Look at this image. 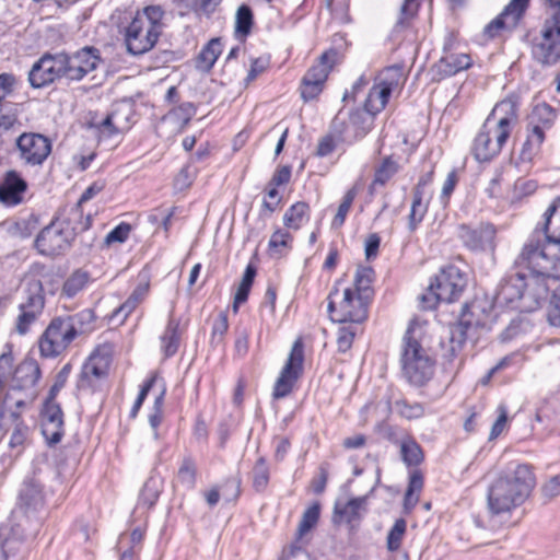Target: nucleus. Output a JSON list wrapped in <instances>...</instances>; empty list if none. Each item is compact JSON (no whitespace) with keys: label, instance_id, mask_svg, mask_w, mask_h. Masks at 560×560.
Instances as JSON below:
<instances>
[{"label":"nucleus","instance_id":"nucleus-1","mask_svg":"<svg viewBox=\"0 0 560 560\" xmlns=\"http://www.w3.org/2000/svg\"><path fill=\"white\" fill-rule=\"evenodd\" d=\"M535 487V475L527 464L511 462L490 483L487 506L491 515L510 514L521 506Z\"/></svg>","mask_w":560,"mask_h":560},{"label":"nucleus","instance_id":"nucleus-2","mask_svg":"<svg viewBox=\"0 0 560 560\" xmlns=\"http://www.w3.org/2000/svg\"><path fill=\"white\" fill-rule=\"evenodd\" d=\"M517 122V107L512 98L497 103L474 139L471 152L479 162L498 155Z\"/></svg>","mask_w":560,"mask_h":560},{"label":"nucleus","instance_id":"nucleus-3","mask_svg":"<svg viewBox=\"0 0 560 560\" xmlns=\"http://www.w3.org/2000/svg\"><path fill=\"white\" fill-rule=\"evenodd\" d=\"M518 262L532 271L530 277L549 285V281L560 280V244L535 229L522 247Z\"/></svg>","mask_w":560,"mask_h":560},{"label":"nucleus","instance_id":"nucleus-4","mask_svg":"<svg viewBox=\"0 0 560 560\" xmlns=\"http://www.w3.org/2000/svg\"><path fill=\"white\" fill-rule=\"evenodd\" d=\"M165 11L161 5H147L138 10L125 27L124 39L127 51L131 55H143L158 43L164 30Z\"/></svg>","mask_w":560,"mask_h":560},{"label":"nucleus","instance_id":"nucleus-5","mask_svg":"<svg viewBox=\"0 0 560 560\" xmlns=\"http://www.w3.org/2000/svg\"><path fill=\"white\" fill-rule=\"evenodd\" d=\"M549 290L550 287L539 283L538 278L516 273L501 283L495 301L500 305L532 311L547 299Z\"/></svg>","mask_w":560,"mask_h":560},{"label":"nucleus","instance_id":"nucleus-6","mask_svg":"<svg viewBox=\"0 0 560 560\" xmlns=\"http://www.w3.org/2000/svg\"><path fill=\"white\" fill-rule=\"evenodd\" d=\"M416 326L410 325L404 337L400 366L404 378L415 387L427 385L434 375L435 362L416 336Z\"/></svg>","mask_w":560,"mask_h":560},{"label":"nucleus","instance_id":"nucleus-7","mask_svg":"<svg viewBox=\"0 0 560 560\" xmlns=\"http://www.w3.org/2000/svg\"><path fill=\"white\" fill-rule=\"evenodd\" d=\"M405 82L404 66L394 65L382 70L368 94L364 103L365 110L372 116L381 113L387 105L389 96L399 93Z\"/></svg>","mask_w":560,"mask_h":560},{"label":"nucleus","instance_id":"nucleus-8","mask_svg":"<svg viewBox=\"0 0 560 560\" xmlns=\"http://www.w3.org/2000/svg\"><path fill=\"white\" fill-rule=\"evenodd\" d=\"M466 280L460 270L455 266H447L440 270L431 281L428 292L421 295L424 310L433 308L438 302L451 303L463 292Z\"/></svg>","mask_w":560,"mask_h":560},{"label":"nucleus","instance_id":"nucleus-9","mask_svg":"<svg viewBox=\"0 0 560 560\" xmlns=\"http://www.w3.org/2000/svg\"><path fill=\"white\" fill-rule=\"evenodd\" d=\"M490 319V308L486 301L475 300L462 311L458 324L451 330L452 355L466 339H476L477 330L485 328Z\"/></svg>","mask_w":560,"mask_h":560},{"label":"nucleus","instance_id":"nucleus-10","mask_svg":"<svg viewBox=\"0 0 560 560\" xmlns=\"http://www.w3.org/2000/svg\"><path fill=\"white\" fill-rule=\"evenodd\" d=\"M555 109L546 104H537L528 118L527 138L522 148V159L530 161L536 155L545 140L546 130L550 129L556 120Z\"/></svg>","mask_w":560,"mask_h":560},{"label":"nucleus","instance_id":"nucleus-11","mask_svg":"<svg viewBox=\"0 0 560 560\" xmlns=\"http://www.w3.org/2000/svg\"><path fill=\"white\" fill-rule=\"evenodd\" d=\"M338 296V289H334L327 299V310L334 322L362 323L366 319L369 303L357 296L352 288L345 289L339 301H337Z\"/></svg>","mask_w":560,"mask_h":560},{"label":"nucleus","instance_id":"nucleus-12","mask_svg":"<svg viewBox=\"0 0 560 560\" xmlns=\"http://www.w3.org/2000/svg\"><path fill=\"white\" fill-rule=\"evenodd\" d=\"M77 337L74 327L66 316L56 317L39 339L40 354L46 358H56L65 352Z\"/></svg>","mask_w":560,"mask_h":560},{"label":"nucleus","instance_id":"nucleus-13","mask_svg":"<svg viewBox=\"0 0 560 560\" xmlns=\"http://www.w3.org/2000/svg\"><path fill=\"white\" fill-rule=\"evenodd\" d=\"M545 20L541 38L533 48L534 57L544 65H555L560 60V7Z\"/></svg>","mask_w":560,"mask_h":560},{"label":"nucleus","instance_id":"nucleus-14","mask_svg":"<svg viewBox=\"0 0 560 560\" xmlns=\"http://www.w3.org/2000/svg\"><path fill=\"white\" fill-rule=\"evenodd\" d=\"M66 54H45L31 68L28 82L34 89H42L60 78H66Z\"/></svg>","mask_w":560,"mask_h":560},{"label":"nucleus","instance_id":"nucleus-15","mask_svg":"<svg viewBox=\"0 0 560 560\" xmlns=\"http://www.w3.org/2000/svg\"><path fill=\"white\" fill-rule=\"evenodd\" d=\"M20 159L25 165L42 166L52 150L51 140L37 132H24L16 139Z\"/></svg>","mask_w":560,"mask_h":560},{"label":"nucleus","instance_id":"nucleus-16","mask_svg":"<svg viewBox=\"0 0 560 560\" xmlns=\"http://www.w3.org/2000/svg\"><path fill=\"white\" fill-rule=\"evenodd\" d=\"M303 361L304 346L301 339H296L293 342L288 360L276 381L273 387V397L276 399L283 398L291 393L294 383L302 373Z\"/></svg>","mask_w":560,"mask_h":560},{"label":"nucleus","instance_id":"nucleus-17","mask_svg":"<svg viewBox=\"0 0 560 560\" xmlns=\"http://www.w3.org/2000/svg\"><path fill=\"white\" fill-rule=\"evenodd\" d=\"M113 357V348L108 343L98 346L82 366L81 386L93 387L108 373Z\"/></svg>","mask_w":560,"mask_h":560},{"label":"nucleus","instance_id":"nucleus-18","mask_svg":"<svg viewBox=\"0 0 560 560\" xmlns=\"http://www.w3.org/2000/svg\"><path fill=\"white\" fill-rule=\"evenodd\" d=\"M42 433L49 444L61 441L63 429V413L60 406L51 399H46L40 413Z\"/></svg>","mask_w":560,"mask_h":560},{"label":"nucleus","instance_id":"nucleus-19","mask_svg":"<svg viewBox=\"0 0 560 560\" xmlns=\"http://www.w3.org/2000/svg\"><path fill=\"white\" fill-rule=\"evenodd\" d=\"M100 58L96 50L83 48L72 56L66 55V78L69 80H82L88 73L96 69Z\"/></svg>","mask_w":560,"mask_h":560},{"label":"nucleus","instance_id":"nucleus-20","mask_svg":"<svg viewBox=\"0 0 560 560\" xmlns=\"http://www.w3.org/2000/svg\"><path fill=\"white\" fill-rule=\"evenodd\" d=\"M528 4V0H511L502 13L492 20L485 28L489 37H494L502 28H514Z\"/></svg>","mask_w":560,"mask_h":560},{"label":"nucleus","instance_id":"nucleus-21","mask_svg":"<svg viewBox=\"0 0 560 560\" xmlns=\"http://www.w3.org/2000/svg\"><path fill=\"white\" fill-rule=\"evenodd\" d=\"M27 183L16 171H8L0 182V202L14 207L23 202Z\"/></svg>","mask_w":560,"mask_h":560},{"label":"nucleus","instance_id":"nucleus-22","mask_svg":"<svg viewBox=\"0 0 560 560\" xmlns=\"http://www.w3.org/2000/svg\"><path fill=\"white\" fill-rule=\"evenodd\" d=\"M495 230L492 225H479L477 228H470L462 225L459 228V237L471 250H487L493 249Z\"/></svg>","mask_w":560,"mask_h":560},{"label":"nucleus","instance_id":"nucleus-23","mask_svg":"<svg viewBox=\"0 0 560 560\" xmlns=\"http://www.w3.org/2000/svg\"><path fill=\"white\" fill-rule=\"evenodd\" d=\"M67 245L68 242L65 234L55 225L43 229L35 241L36 248L47 256L59 254Z\"/></svg>","mask_w":560,"mask_h":560},{"label":"nucleus","instance_id":"nucleus-24","mask_svg":"<svg viewBox=\"0 0 560 560\" xmlns=\"http://www.w3.org/2000/svg\"><path fill=\"white\" fill-rule=\"evenodd\" d=\"M40 370L35 361H23L16 366L15 373L13 374L12 381L14 384L12 386V392L15 389H33L38 382Z\"/></svg>","mask_w":560,"mask_h":560},{"label":"nucleus","instance_id":"nucleus-25","mask_svg":"<svg viewBox=\"0 0 560 560\" xmlns=\"http://www.w3.org/2000/svg\"><path fill=\"white\" fill-rule=\"evenodd\" d=\"M471 66V58L467 54H447L435 65L434 71L442 79L452 77Z\"/></svg>","mask_w":560,"mask_h":560},{"label":"nucleus","instance_id":"nucleus-26","mask_svg":"<svg viewBox=\"0 0 560 560\" xmlns=\"http://www.w3.org/2000/svg\"><path fill=\"white\" fill-rule=\"evenodd\" d=\"M337 52L336 50H328L324 52L318 62L308 69L303 80L310 81L312 83H316L320 86H324V83L328 77L329 71L331 70L335 61H336Z\"/></svg>","mask_w":560,"mask_h":560},{"label":"nucleus","instance_id":"nucleus-27","mask_svg":"<svg viewBox=\"0 0 560 560\" xmlns=\"http://www.w3.org/2000/svg\"><path fill=\"white\" fill-rule=\"evenodd\" d=\"M337 52L336 50H328L324 52L318 62L308 69L303 80L310 81L312 83H316L320 86H324V83L328 77L329 71L331 70L335 61H336Z\"/></svg>","mask_w":560,"mask_h":560},{"label":"nucleus","instance_id":"nucleus-28","mask_svg":"<svg viewBox=\"0 0 560 560\" xmlns=\"http://www.w3.org/2000/svg\"><path fill=\"white\" fill-rule=\"evenodd\" d=\"M44 497L40 485L33 480H25L22 485L19 505L25 511L36 510L43 505Z\"/></svg>","mask_w":560,"mask_h":560},{"label":"nucleus","instance_id":"nucleus-29","mask_svg":"<svg viewBox=\"0 0 560 560\" xmlns=\"http://www.w3.org/2000/svg\"><path fill=\"white\" fill-rule=\"evenodd\" d=\"M149 287L148 284L138 285L129 298L117 307L110 318L118 324H122L128 316L139 306V304L145 299L148 294Z\"/></svg>","mask_w":560,"mask_h":560},{"label":"nucleus","instance_id":"nucleus-30","mask_svg":"<svg viewBox=\"0 0 560 560\" xmlns=\"http://www.w3.org/2000/svg\"><path fill=\"white\" fill-rule=\"evenodd\" d=\"M149 287L148 284L138 285L129 298L117 307L110 318L118 324H122L128 316L139 306V304L145 299L148 294Z\"/></svg>","mask_w":560,"mask_h":560},{"label":"nucleus","instance_id":"nucleus-31","mask_svg":"<svg viewBox=\"0 0 560 560\" xmlns=\"http://www.w3.org/2000/svg\"><path fill=\"white\" fill-rule=\"evenodd\" d=\"M25 301L21 303V307L42 313L44 308V296L42 294L43 285L40 280L35 277H25Z\"/></svg>","mask_w":560,"mask_h":560},{"label":"nucleus","instance_id":"nucleus-32","mask_svg":"<svg viewBox=\"0 0 560 560\" xmlns=\"http://www.w3.org/2000/svg\"><path fill=\"white\" fill-rule=\"evenodd\" d=\"M366 495L353 498L343 505L337 503L335 505V514L345 522L352 524L362 518L363 513L366 511Z\"/></svg>","mask_w":560,"mask_h":560},{"label":"nucleus","instance_id":"nucleus-33","mask_svg":"<svg viewBox=\"0 0 560 560\" xmlns=\"http://www.w3.org/2000/svg\"><path fill=\"white\" fill-rule=\"evenodd\" d=\"M374 271L371 267H358L354 280H353V292L357 296L361 298L365 302L370 303L373 296V282Z\"/></svg>","mask_w":560,"mask_h":560},{"label":"nucleus","instance_id":"nucleus-34","mask_svg":"<svg viewBox=\"0 0 560 560\" xmlns=\"http://www.w3.org/2000/svg\"><path fill=\"white\" fill-rule=\"evenodd\" d=\"M402 462L407 466H418L423 462V452L421 446L410 436H404L399 443Z\"/></svg>","mask_w":560,"mask_h":560},{"label":"nucleus","instance_id":"nucleus-35","mask_svg":"<svg viewBox=\"0 0 560 560\" xmlns=\"http://www.w3.org/2000/svg\"><path fill=\"white\" fill-rule=\"evenodd\" d=\"M293 237L290 232L278 229L276 230L268 242V250L272 257H281L292 248Z\"/></svg>","mask_w":560,"mask_h":560},{"label":"nucleus","instance_id":"nucleus-36","mask_svg":"<svg viewBox=\"0 0 560 560\" xmlns=\"http://www.w3.org/2000/svg\"><path fill=\"white\" fill-rule=\"evenodd\" d=\"M221 52L222 45L220 39H211L200 51L197 59V68L205 72L210 71Z\"/></svg>","mask_w":560,"mask_h":560},{"label":"nucleus","instance_id":"nucleus-37","mask_svg":"<svg viewBox=\"0 0 560 560\" xmlns=\"http://www.w3.org/2000/svg\"><path fill=\"white\" fill-rule=\"evenodd\" d=\"M310 207L299 201L292 205L283 215V223L288 229L299 230L308 220Z\"/></svg>","mask_w":560,"mask_h":560},{"label":"nucleus","instance_id":"nucleus-38","mask_svg":"<svg viewBox=\"0 0 560 560\" xmlns=\"http://www.w3.org/2000/svg\"><path fill=\"white\" fill-rule=\"evenodd\" d=\"M399 165L390 156L385 158L380 165L375 167L374 178L370 185V189H375L376 186H384L394 175L398 172Z\"/></svg>","mask_w":560,"mask_h":560},{"label":"nucleus","instance_id":"nucleus-39","mask_svg":"<svg viewBox=\"0 0 560 560\" xmlns=\"http://www.w3.org/2000/svg\"><path fill=\"white\" fill-rule=\"evenodd\" d=\"M178 327L179 323L171 317L163 335L161 336V347L167 357L173 355L177 351L179 343Z\"/></svg>","mask_w":560,"mask_h":560},{"label":"nucleus","instance_id":"nucleus-40","mask_svg":"<svg viewBox=\"0 0 560 560\" xmlns=\"http://www.w3.org/2000/svg\"><path fill=\"white\" fill-rule=\"evenodd\" d=\"M428 205L429 202L425 199V196L420 195L419 191L412 192V202L408 215V226L410 231H415L422 222L428 211Z\"/></svg>","mask_w":560,"mask_h":560},{"label":"nucleus","instance_id":"nucleus-41","mask_svg":"<svg viewBox=\"0 0 560 560\" xmlns=\"http://www.w3.org/2000/svg\"><path fill=\"white\" fill-rule=\"evenodd\" d=\"M66 317L71 326L74 327L77 336L90 332L94 329V322L96 317L94 311L91 308L82 310L74 315H68Z\"/></svg>","mask_w":560,"mask_h":560},{"label":"nucleus","instance_id":"nucleus-42","mask_svg":"<svg viewBox=\"0 0 560 560\" xmlns=\"http://www.w3.org/2000/svg\"><path fill=\"white\" fill-rule=\"evenodd\" d=\"M197 466L191 457L183 458L177 471L176 481L187 490H191L196 486Z\"/></svg>","mask_w":560,"mask_h":560},{"label":"nucleus","instance_id":"nucleus-43","mask_svg":"<svg viewBox=\"0 0 560 560\" xmlns=\"http://www.w3.org/2000/svg\"><path fill=\"white\" fill-rule=\"evenodd\" d=\"M88 282L89 273L86 271L75 270L66 279L61 289V295L73 298L84 289Z\"/></svg>","mask_w":560,"mask_h":560},{"label":"nucleus","instance_id":"nucleus-44","mask_svg":"<svg viewBox=\"0 0 560 560\" xmlns=\"http://www.w3.org/2000/svg\"><path fill=\"white\" fill-rule=\"evenodd\" d=\"M423 488V477L419 471H413L409 478L408 489L405 494V509L410 511L419 501V494Z\"/></svg>","mask_w":560,"mask_h":560},{"label":"nucleus","instance_id":"nucleus-45","mask_svg":"<svg viewBox=\"0 0 560 560\" xmlns=\"http://www.w3.org/2000/svg\"><path fill=\"white\" fill-rule=\"evenodd\" d=\"M15 369L12 346L7 343L0 354V383L3 386L12 380Z\"/></svg>","mask_w":560,"mask_h":560},{"label":"nucleus","instance_id":"nucleus-46","mask_svg":"<svg viewBox=\"0 0 560 560\" xmlns=\"http://www.w3.org/2000/svg\"><path fill=\"white\" fill-rule=\"evenodd\" d=\"M407 523L404 518L395 521L386 537V547L389 551H397L406 534Z\"/></svg>","mask_w":560,"mask_h":560},{"label":"nucleus","instance_id":"nucleus-47","mask_svg":"<svg viewBox=\"0 0 560 560\" xmlns=\"http://www.w3.org/2000/svg\"><path fill=\"white\" fill-rule=\"evenodd\" d=\"M319 513L320 506L318 503L312 504L304 511L298 527V534L300 537L304 536L317 524Z\"/></svg>","mask_w":560,"mask_h":560},{"label":"nucleus","instance_id":"nucleus-48","mask_svg":"<svg viewBox=\"0 0 560 560\" xmlns=\"http://www.w3.org/2000/svg\"><path fill=\"white\" fill-rule=\"evenodd\" d=\"M253 26V13L249 7L241 5L235 15V33L247 36Z\"/></svg>","mask_w":560,"mask_h":560},{"label":"nucleus","instance_id":"nucleus-49","mask_svg":"<svg viewBox=\"0 0 560 560\" xmlns=\"http://www.w3.org/2000/svg\"><path fill=\"white\" fill-rule=\"evenodd\" d=\"M161 493V481L159 478L150 477L140 492V501L148 506H152Z\"/></svg>","mask_w":560,"mask_h":560},{"label":"nucleus","instance_id":"nucleus-50","mask_svg":"<svg viewBox=\"0 0 560 560\" xmlns=\"http://www.w3.org/2000/svg\"><path fill=\"white\" fill-rule=\"evenodd\" d=\"M355 196H357V189L354 187L350 188L345 194L342 201L339 205L337 213L331 223L334 228L338 229L343 225Z\"/></svg>","mask_w":560,"mask_h":560},{"label":"nucleus","instance_id":"nucleus-51","mask_svg":"<svg viewBox=\"0 0 560 560\" xmlns=\"http://www.w3.org/2000/svg\"><path fill=\"white\" fill-rule=\"evenodd\" d=\"M395 409L400 417L407 420L419 419L424 415V408L421 404H410L404 399L395 402Z\"/></svg>","mask_w":560,"mask_h":560},{"label":"nucleus","instance_id":"nucleus-52","mask_svg":"<svg viewBox=\"0 0 560 560\" xmlns=\"http://www.w3.org/2000/svg\"><path fill=\"white\" fill-rule=\"evenodd\" d=\"M269 482V468L264 458H258L253 468V486L256 491H264Z\"/></svg>","mask_w":560,"mask_h":560},{"label":"nucleus","instance_id":"nucleus-53","mask_svg":"<svg viewBox=\"0 0 560 560\" xmlns=\"http://www.w3.org/2000/svg\"><path fill=\"white\" fill-rule=\"evenodd\" d=\"M164 395L165 389H162L161 393L155 397L152 411L149 415V424L153 431V438L155 440L159 439L158 428L163 419Z\"/></svg>","mask_w":560,"mask_h":560},{"label":"nucleus","instance_id":"nucleus-54","mask_svg":"<svg viewBox=\"0 0 560 560\" xmlns=\"http://www.w3.org/2000/svg\"><path fill=\"white\" fill-rule=\"evenodd\" d=\"M130 231H131L130 224L126 223V222H121L116 228H114L110 232L107 233L104 242L106 245H112L115 243L121 244L128 238Z\"/></svg>","mask_w":560,"mask_h":560},{"label":"nucleus","instance_id":"nucleus-55","mask_svg":"<svg viewBox=\"0 0 560 560\" xmlns=\"http://www.w3.org/2000/svg\"><path fill=\"white\" fill-rule=\"evenodd\" d=\"M28 433V428L18 418L14 420V427L12 429L9 445L11 448L20 447L24 444Z\"/></svg>","mask_w":560,"mask_h":560},{"label":"nucleus","instance_id":"nucleus-56","mask_svg":"<svg viewBox=\"0 0 560 560\" xmlns=\"http://www.w3.org/2000/svg\"><path fill=\"white\" fill-rule=\"evenodd\" d=\"M39 313L23 308L20 306V314L16 319V330L19 334H25L30 326L36 320Z\"/></svg>","mask_w":560,"mask_h":560},{"label":"nucleus","instance_id":"nucleus-57","mask_svg":"<svg viewBox=\"0 0 560 560\" xmlns=\"http://www.w3.org/2000/svg\"><path fill=\"white\" fill-rule=\"evenodd\" d=\"M355 332L351 327H340L337 332V346L340 352L348 351L353 342Z\"/></svg>","mask_w":560,"mask_h":560},{"label":"nucleus","instance_id":"nucleus-58","mask_svg":"<svg viewBox=\"0 0 560 560\" xmlns=\"http://www.w3.org/2000/svg\"><path fill=\"white\" fill-rule=\"evenodd\" d=\"M229 329V320L225 313L221 312L212 325V341H221Z\"/></svg>","mask_w":560,"mask_h":560},{"label":"nucleus","instance_id":"nucleus-59","mask_svg":"<svg viewBox=\"0 0 560 560\" xmlns=\"http://www.w3.org/2000/svg\"><path fill=\"white\" fill-rule=\"evenodd\" d=\"M338 138L334 135H326L319 141L317 145V155L318 156H327L331 154L338 144Z\"/></svg>","mask_w":560,"mask_h":560},{"label":"nucleus","instance_id":"nucleus-60","mask_svg":"<svg viewBox=\"0 0 560 560\" xmlns=\"http://www.w3.org/2000/svg\"><path fill=\"white\" fill-rule=\"evenodd\" d=\"M418 9V0H405L400 8V16L397 23L404 25L407 21L416 15Z\"/></svg>","mask_w":560,"mask_h":560},{"label":"nucleus","instance_id":"nucleus-61","mask_svg":"<svg viewBox=\"0 0 560 560\" xmlns=\"http://www.w3.org/2000/svg\"><path fill=\"white\" fill-rule=\"evenodd\" d=\"M241 492V479L238 477H232L223 485V495L226 501L235 500Z\"/></svg>","mask_w":560,"mask_h":560},{"label":"nucleus","instance_id":"nucleus-62","mask_svg":"<svg viewBox=\"0 0 560 560\" xmlns=\"http://www.w3.org/2000/svg\"><path fill=\"white\" fill-rule=\"evenodd\" d=\"M114 120V129L120 133L129 129V113L122 109H115L109 113Z\"/></svg>","mask_w":560,"mask_h":560},{"label":"nucleus","instance_id":"nucleus-63","mask_svg":"<svg viewBox=\"0 0 560 560\" xmlns=\"http://www.w3.org/2000/svg\"><path fill=\"white\" fill-rule=\"evenodd\" d=\"M499 412H500L499 417L495 420V422L493 423V425L491 428V431H490V435H489L490 440L497 439L503 432V430L506 427L508 412H506L505 406L501 405L499 407Z\"/></svg>","mask_w":560,"mask_h":560},{"label":"nucleus","instance_id":"nucleus-64","mask_svg":"<svg viewBox=\"0 0 560 560\" xmlns=\"http://www.w3.org/2000/svg\"><path fill=\"white\" fill-rule=\"evenodd\" d=\"M545 498L553 499L560 495V477L556 476L549 479L541 488Z\"/></svg>","mask_w":560,"mask_h":560}]
</instances>
